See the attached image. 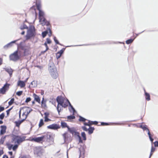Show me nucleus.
I'll use <instances>...</instances> for the list:
<instances>
[{
    "instance_id": "1",
    "label": "nucleus",
    "mask_w": 158,
    "mask_h": 158,
    "mask_svg": "<svg viewBox=\"0 0 158 158\" xmlns=\"http://www.w3.org/2000/svg\"><path fill=\"white\" fill-rule=\"evenodd\" d=\"M48 70L51 77L54 79H56L58 76V73L55 66L52 61H50L48 64Z\"/></svg>"
},
{
    "instance_id": "2",
    "label": "nucleus",
    "mask_w": 158,
    "mask_h": 158,
    "mask_svg": "<svg viewBox=\"0 0 158 158\" xmlns=\"http://www.w3.org/2000/svg\"><path fill=\"white\" fill-rule=\"evenodd\" d=\"M64 98L61 96H58L56 98V101L58 103L56 109L59 114L60 111L62 110V107L66 108L68 106L66 103H64Z\"/></svg>"
},
{
    "instance_id": "3",
    "label": "nucleus",
    "mask_w": 158,
    "mask_h": 158,
    "mask_svg": "<svg viewBox=\"0 0 158 158\" xmlns=\"http://www.w3.org/2000/svg\"><path fill=\"white\" fill-rule=\"evenodd\" d=\"M44 13L42 10H40L39 12V19L40 24L43 26L46 25L49 26L50 25V22L47 21L45 18Z\"/></svg>"
},
{
    "instance_id": "4",
    "label": "nucleus",
    "mask_w": 158,
    "mask_h": 158,
    "mask_svg": "<svg viewBox=\"0 0 158 158\" xmlns=\"http://www.w3.org/2000/svg\"><path fill=\"white\" fill-rule=\"evenodd\" d=\"M35 27L33 25H30L26 35V40H29L31 38L35 36Z\"/></svg>"
},
{
    "instance_id": "5",
    "label": "nucleus",
    "mask_w": 158,
    "mask_h": 158,
    "mask_svg": "<svg viewBox=\"0 0 158 158\" xmlns=\"http://www.w3.org/2000/svg\"><path fill=\"white\" fill-rule=\"evenodd\" d=\"M43 136L44 142L47 143L46 146H50L53 143L54 139L51 133H48L44 135Z\"/></svg>"
},
{
    "instance_id": "6",
    "label": "nucleus",
    "mask_w": 158,
    "mask_h": 158,
    "mask_svg": "<svg viewBox=\"0 0 158 158\" xmlns=\"http://www.w3.org/2000/svg\"><path fill=\"white\" fill-rule=\"evenodd\" d=\"M68 131L73 135L77 136L79 139V143H82L83 142L82 140L80 135L79 132L76 131V128L74 127L68 128Z\"/></svg>"
},
{
    "instance_id": "7",
    "label": "nucleus",
    "mask_w": 158,
    "mask_h": 158,
    "mask_svg": "<svg viewBox=\"0 0 158 158\" xmlns=\"http://www.w3.org/2000/svg\"><path fill=\"white\" fill-rule=\"evenodd\" d=\"M20 51L17 50L15 51L13 53L10 55L9 58L10 60L13 61H16L19 60L21 56Z\"/></svg>"
},
{
    "instance_id": "8",
    "label": "nucleus",
    "mask_w": 158,
    "mask_h": 158,
    "mask_svg": "<svg viewBox=\"0 0 158 158\" xmlns=\"http://www.w3.org/2000/svg\"><path fill=\"white\" fill-rule=\"evenodd\" d=\"M25 138V137H21L19 135H14L12 139V141H14L15 143H17L18 144H19L24 141Z\"/></svg>"
},
{
    "instance_id": "9",
    "label": "nucleus",
    "mask_w": 158,
    "mask_h": 158,
    "mask_svg": "<svg viewBox=\"0 0 158 158\" xmlns=\"http://www.w3.org/2000/svg\"><path fill=\"white\" fill-rule=\"evenodd\" d=\"M10 84L6 83L0 89V94H4L9 89Z\"/></svg>"
},
{
    "instance_id": "10",
    "label": "nucleus",
    "mask_w": 158,
    "mask_h": 158,
    "mask_svg": "<svg viewBox=\"0 0 158 158\" xmlns=\"http://www.w3.org/2000/svg\"><path fill=\"white\" fill-rule=\"evenodd\" d=\"M34 154L37 156L41 157L43 153V150L40 147H36L34 151Z\"/></svg>"
},
{
    "instance_id": "11",
    "label": "nucleus",
    "mask_w": 158,
    "mask_h": 158,
    "mask_svg": "<svg viewBox=\"0 0 158 158\" xmlns=\"http://www.w3.org/2000/svg\"><path fill=\"white\" fill-rule=\"evenodd\" d=\"M43 137V135L41 137L33 138L32 139V141H33L37 143H40L42 141L44 142Z\"/></svg>"
},
{
    "instance_id": "12",
    "label": "nucleus",
    "mask_w": 158,
    "mask_h": 158,
    "mask_svg": "<svg viewBox=\"0 0 158 158\" xmlns=\"http://www.w3.org/2000/svg\"><path fill=\"white\" fill-rule=\"evenodd\" d=\"M47 128L51 129L57 130L60 128V127L56 124H53L48 126Z\"/></svg>"
},
{
    "instance_id": "13",
    "label": "nucleus",
    "mask_w": 158,
    "mask_h": 158,
    "mask_svg": "<svg viewBox=\"0 0 158 158\" xmlns=\"http://www.w3.org/2000/svg\"><path fill=\"white\" fill-rule=\"evenodd\" d=\"M19 40V39H18L17 40H14L13 41H12L10 42V43L7 44L5 45L3 47V48L4 49H7L8 48L11 47L12 46L13 44L15 43H16V42L17 41H18Z\"/></svg>"
},
{
    "instance_id": "14",
    "label": "nucleus",
    "mask_w": 158,
    "mask_h": 158,
    "mask_svg": "<svg viewBox=\"0 0 158 158\" xmlns=\"http://www.w3.org/2000/svg\"><path fill=\"white\" fill-rule=\"evenodd\" d=\"M111 124H114L115 125H122L124 124V123H110ZM110 125V123L102 122L101 123V125L102 126H107Z\"/></svg>"
},
{
    "instance_id": "15",
    "label": "nucleus",
    "mask_w": 158,
    "mask_h": 158,
    "mask_svg": "<svg viewBox=\"0 0 158 158\" xmlns=\"http://www.w3.org/2000/svg\"><path fill=\"white\" fill-rule=\"evenodd\" d=\"M80 152V157H81L82 158H84L85 151V148L83 147H81L79 149Z\"/></svg>"
},
{
    "instance_id": "16",
    "label": "nucleus",
    "mask_w": 158,
    "mask_h": 158,
    "mask_svg": "<svg viewBox=\"0 0 158 158\" xmlns=\"http://www.w3.org/2000/svg\"><path fill=\"white\" fill-rule=\"evenodd\" d=\"M1 129L0 131L1 135H3L6 132V127L4 125H2L0 127Z\"/></svg>"
},
{
    "instance_id": "17",
    "label": "nucleus",
    "mask_w": 158,
    "mask_h": 158,
    "mask_svg": "<svg viewBox=\"0 0 158 158\" xmlns=\"http://www.w3.org/2000/svg\"><path fill=\"white\" fill-rule=\"evenodd\" d=\"M4 69L9 74L10 76L11 77L13 72V70L12 69L10 68H4Z\"/></svg>"
},
{
    "instance_id": "18",
    "label": "nucleus",
    "mask_w": 158,
    "mask_h": 158,
    "mask_svg": "<svg viewBox=\"0 0 158 158\" xmlns=\"http://www.w3.org/2000/svg\"><path fill=\"white\" fill-rule=\"evenodd\" d=\"M25 120L24 118L21 120H19L18 121H16L15 122V126L17 127H19L20 124Z\"/></svg>"
},
{
    "instance_id": "19",
    "label": "nucleus",
    "mask_w": 158,
    "mask_h": 158,
    "mask_svg": "<svg viewBox=\"0 0 158 158\" xmlns=\"http://www.w3.org/2000/svg\"><path fill=\"white\" fill-rule=\"evenodd\" d=\"M25 81L21 80H19L18 82L17 85L20 86L21 88H23L25 86Z\"/></svg>"
},
{
    "instance_id": "20",
    "label": "nucleus",
    "mask_w": 158,
    "mask_h": 158,
    "mask_svg": "<svg viewBox=\"0 0 158 158\" xmlns=\"http://www.w3.org/2000/svg\"><path fill=\"white\" fill-rule=\"evenodd\" d=\"M27 110H26V114L25 115V117L24 118L25 119L27 118L29 114L32 110V109L30 108L29 107H26Z\"/></svg>"
},
{
    "instance_id": "21",
    "label": "nucleus",
    "mask_w": 158,
    "mask_h": 158,
    "mask_svg": "<svg viewBox=\"0 0 158 158\" xmlns=\"http://www.w3.org/2000/svg\"><path fill=\"white\" fill-rule=\"evenodd\" d=\"M33 96L35 98L34 100H35L39 103H40V97L35 94H33Z\"/></svg>"
},
{
    "instance_id": "22",
    "label": "nucleus",
    "mask_w": 158,
    "mask_h": 158,
    "mask_svg": "<svg viewBox=\"0 0 158 158\" xmlns=\"http://www.w3.org/2000/svg\"><path fill=\"white\" fill-rule=\"evenodd\" d=\"M144 91L146 99L148 101H150V96L149 94L146 92L145 89H144Z\"/></svg>"
},
{
    "instance_id": "23",
    "label": "nucleus",
    "mask_w": 158,
    "mask_h": 158,
    "mask_svg": "<svg viewBox=\"0 0 158 158\" xmlns=\"http://www.w3.org/2000/svg\"><path fill=\"white\" fill-rule=\"evenodd\" d=\"M61 126L62 128H65L67 127L68 129V128L69 127V126L67 125L66 123L63 122H61Z\"/></svg>"
},
{
    "instance_id": "24",
    "label": "nucleus",
    "mask_w": 158,
    "mask_h": 158,
    "mask_svg": "<svg viewBox=\"0 0 158 158\" xmlns=\"http://www.w3.org/2000/svg\"><path fill=\"white\" fill-rule=\"evenodd\" d=\"M22 50L23 51V56H25L28 55V49L26 48L25 47L22 49Z\"/></svg>"
},
{
    "instance_id": "25",
    "label": "nucleus",
    "mask_w": 158,
    "mask_h": 158,
    "mask_svg": "<svg viewBox=\"0 0 158 158\" xmlns=\"http://www.w3.org/2000/svg\"><path fill=\"white\" fill-rule=\"evenodd\" d=\"M94 129H95L94 127H89L88 128V134L89 135H90L93 133Z\"/></svg>"
},
{
    "instance_id": "26",
    "label": "nucleus",
    "mask_w": 158,
    "mask_h": 158,
    "mask_svg": "<svg viewBox=\"0 0 158 158\" xmlns=\"http://www.w3.org/2000/svg\"><path fill=\"white\" fill-rule=\"evenodd\" d=\"M146 125H141L139 127L142 129L143 131H148V132L149 131V129L147 128Z\"/></svg>"
},
{
    "instance_id": "27",
    "label": "nucleus",
    "mask_w": 158,
    "mask_h": 158,
    "mask_svg": "<svg viewBox=\"0 0 158 158\" xmlns=\"http://www.w3.org/2000/svg\"><path fill=\"white\" fill-rule=\"evenodd\" d=\"M88 120V123H89V127L93 124L96 125L98 123V122L97 121H91L89 120Z\"/></svg>"
},
{
    "instance_id": "28",
    "label": "nucleus",
    "mask_w": 158,
    "mask_h": 158,
    "mask_svg": "<svg viewBox=\"0 0 158 158\" xmlns=\"http://www.w3.org/2000/svg\"><path fill=\"white\" fill-rule=\"evenodd\" d=\"M20 29L23 30L24 29H28V27L24 23H23V25H21L20 27Z\"/></svg>"
},
{
    "instance_id": "29",
    "label": "nucleus",
    "mask_w": 158,
    "mask_h": 158,
    "mask_svg": "<svg viewBox=\"0 0 158 158\" xmlns=\"http://www.w3.org/2000/svg\"><path fill=\"white\" fill-rule=\"evenodd\" d=\"M47 26V30L48 31V33L49 32L48 35L50 37L52 35V31L50 29V27H51V26L50 24L49 26Z\"/></svg>"
},
{
    "instance_id": "30",
    "label": "nucleus",
    "mask_w": 158,
    "mask_h": 158,
    "mask_svg": "<svg viewBox=\"0 0 158 158\" xmlns=\"http://www.w3.org/2000/svg\"><path fill=\"white\" fill-rule=\"evenodd\" d=\"M48 34V31L47 30V27L46 31L42 32V37L43 38H44Z\"/></svg>"
},
{
    "instance_id": "31",
    "label": "nucleus",
    "mask_w": 158,
    "mask_h": 158,
    "mask_svg": "<svg viewBox=\"0 0 158 158\" xmlns=\"http://www.w3.org/2000/svg\"><path fill=\"white\" fill-rule=\"evenodd\" d=\"M46 101L44 100V98H42V100L41 101V106L42 107H46L47 106L46 104Z\"/></svg>"
},
{
    "instance_id": "32",
    "label": "nucleus",
    "mask_w": 158,
    "mask_h": 158,
    "mask_svg": "<svg viewBox=\"0 0 158 158\" xmlns=\"http://www.w3.org/2000/svg\"><path fill=\"white\" fill-rule=\"evenodd\" d=\"M6 135H5L4 136L2 137L0 139V145L4 143L5 140L6 139Z\"/></svg>"
},
{
    "instance_id": "33",
    "label": "nucleus",
    "mask_w": 158,
    "mask_h": 158,
    "mask_svg": "<svg viewBox=\"0 0 158 158\" xmlns=\"http://www.w3.org/2000/svg\"><path fill=\"white\" fill-rule=\"evenodd\" d=\"M135 38H136V37H135V38L133 39H129L127 40H126V43L127 44H128L131 43L133 42L134 39Z\"/></svg>"
},
{
    "instance_id": "34",
    "label": "nucleus",
    "mask_w": 158,
    "mask_h": 158,
    "mask_svg": "<svg viewBox=\"0 0 158 158\" xmlns=\"http://www.w3.org/2000/svg\"><path fill=\"white\" fill-rule=\"evenodd\" d=\"M79 120L80 122H85L86 120H87L86 119L81 116H79Z\"/></svg>"
},
{
    "instance_id": "35",
    "label": "nucleus",
    "mask_w": 158,
    "mask_h": 158,
    "mask_svg": "<svg viewBox=\"0 0 158 158\" xmlns=\"http://www.w3.org/2000/svg\"><path fill=\"white\" fill-rule=\"evenodd\" d=\"M53 40L56 44H59L61 46H63V45H62L61 44L59 43V41L56 39V37L55 36H54L53 37Z\"/></svg>"
},
{
    "instance_id": "36",
    "label": "nucleus",
    "mask_w": 158,
    "mask_h": 158,
    "mask_svg": "<svg viewBox=\"0 0 158 158\" xmlns=\"http://www.w3.org/2000/svg\"><path fill=\"white\" fill-rule=\"evenodd\" d=\"M81 136L83 138V139L84 140H86V136L85 133V132H83L81 133Z\"/></svg>"
},
{
    "instance_id": "37",
    "label": "nucleus",
    "mask_w": 158,
    "mask_h": 158,
    "mask_svg": "<svg viewBox=\"0 0 158 158\" xmlns=\"http://www.w3.org/2000/svg\"><path fill=\"white\" fill-rule=\"evenodd\" d=\"M65 49V48H63L61 49V50H60L58 52H57V54H59L60 55H61L63 54L64 53V51Z\"/></svg>"
},
{
    "instance_id": "38",
    "label": "nucleus",
    "mask_w": 158,
    "mask_h": 158,
    "mask_svg": "<svg viewBox=\"0 0 158 158\" xmlns=\"http://www.w3.org/2000/svg\"><path fill=\"white\" fill-rule=\"evenodd\" d=\"M67 118L69 120L73 119L75 118V117L74 115L73 114V115L68 116L67 117Z\"/></svg>"
},
{
    "instance_id": "39",
    "label": "nucleus",
    "mask_w": 158,
    "mask_h": 158,
    "mask_svg": "<svg viewBox=\"0 0 158 158\" xmlns=\"http://www.w3.org/2000/svg\"><path fill=\"white\" fill-rule=\"evenodd\" d=\"M23 42H21L18 45V48L21 49H22L24 48V47L22 45Z\"/></svg>"
},
{
    "instance_id": "40",
    "label": "nucleus",
    "mask_w": 158,
    "mask_h": 158,
    "mask_svg": "<svg viewBox=\"0 0 158 158\" xmlns=\"http://www.w3.org/2000/svg\"><path fill=\"white\" fill-rule=\"evenodd\" d=\"M18 147V144H15L14 145H13L12 147V150L14 151H15Z\"/></svg>"
},
{
    "instance_id": "41",
    "label": "nucleus",
    "mask_w": 158,
    "mask_h": 158,
    "mask_svg": "<svg viewBox=\"0 0 158 158\" xmlns=\"http://www.w3.org/2000/svg\"><path fill=\"white\" fill-rule=\"evenodd\" d=\"M14 100L15 99L14 98H11L10 100L8 102L9 105V106H11V105H12L14 102Z\"/></svg>"
},
{
    "instance_id": "42",
    "label": "nucleus",
    "mask_w": 158,
    "mask_h": 158,
    "mask_svg": "<svg viewBox=\"0 0 158 158\" xmlns=\"http://www.w3.org/2000/svg\"><path fill=\"white\" fill-rule=\"evenodd\" d=\"M6 145L7 146L8 149L9 150H11L12 149L13 144H10L9 143H7Z\"/></svg>"
},
{
    "instance_id": "43",
    "label": "nucleus",
    "mask_w": 158,
    "mask_h": 158,
    "mask_svg": "<svg viewBox=\"0 0 158 158\" xmlns=\"http://www.w3.org/2000/svg\"><path fill=\"white\" fill-rule=\"evenodd\" d=\"M69 106H70L71 107V110L73 111V115H74V113L75 112H76L75 110V109L73 107V106L71 105V104H70V105Z\"/></svg>"
},
{
    "instance_id": "44",
    "label": "nucleus",
    "mask_w": 158,
    "mask_h": 158,
    "mask_svg": "<svg viewBox=\"0 0 158 158\" xmlns=\"http://www.w3.org/2000/svg\"><path fill=\"white\" fill-rule=\"evenodd\" d=\"M30 85H32V87H35L37 86L36 82L34 81H32Z\"/></svg>"
},
{
    "instance_id": "45",
    "label": "nucleus",
    "mask_w": 158,
    "mask_h": 158,
    "mask_svg": "<svg viewBox=\"0 0 158 158\" xmlns=\"http://www.w3.org/2000/svg\"><path fill=\"white\" fill-rule=\"evenodd\" d=\"M44 124V120L43 119H41L40 120V122L39 123V127H41Z\"/></svg>"
},
{
    "instance_id": "46",
    "label": "nucleus",
    "mask_w": 158,
    "mask_h": 158,
    "mask_svg": "<svg viewBox=\"0 0 158 158\" xmlns=\"http://www.w3.org/2000/svg\"><path fill=\"white\" fill-rule=\"evenodd\" d=\"M36 8L39 11L40 10H41L40 9L41 8V5L40 4L36 3Z\"/></svg>"
},
{
    "instance_id": "47",
    "label": "nucleus",
    "mask_w": 158,
    "mask_h": 158,
    "mask_svg": "<svg viewBox=\"0 0 158 158\" xmlns=\"http://www.w3.org/2000/svg\"><path fill=\"white\" fill-rule=\"evenodd\" d=\"M13 106L10 108L9 109L6 111L7 116H8L10 114V111L12 109Z\"/></svg>"
},
{
    "instance_id": "48",
    "label": "nucleus",
    "mask_w": 158,
    "mask_h": 158,
    "mask_svg": "<svg viewBox=\"0 0 158 158\" xmlns=\"http://www.w3.org/2000/svg\"><path fill=\"white\" fill-rule=\"evenodd\" d=\"M23 91H18L16 92V94L18 96H21L23 94Z\"/></svg>"
},
{
    "instance_id": "49",
    "label": "nucleus",
    "mask_w": 158,
    "mask_h": 158,
    "mask_svg": "<svg viewBox=\"0 0 158 158\" xmlns=\"http://www.w3.org/2000/svg\"><path fill=\"white\" fill-rule=\"evenodd\" d=\"M5 116V114L4 113H3L0 115V119L2 120L3 119Z\"/></svg>"
},
{
    "instance_id": "50",
    "label": "nucleus",
    "mask_w": 158,
    "mask_h": 158,
    "mask_svg": "<svg viewBox=\"0 0 158 158\" xmlns=\"http://www.w3.org/2000/svg\"><path fill=\"white\" fill-rule=\"evenodd\" d=\"M31 100V98L30 97H28L27 98L26 100H25V102L27 103L29 102H30Z\"/></svg>"
},
{
    "instance_id": "51",
    "label": "nucleus",
    "mask_w": 158,
    "mask_h": 158,
    "mask_svg": "<svg viewBox=\"0 0 158 158\" xmlns=\"http://www.w3.org/2000/svg\"><path fill=\"white\" fill-rule=\"evenodd\" d=\"M20 158H31V156L28 155H26L23 156L21 157Z\"/></svg>"
},
{
    "instance_id": "52",
    "label": "nucleus",
    "mask_w": 158,
    "mask_h": 158,
    "mask_svg": "<svg viewBox=\"0 0 158 158\" xmlns=\"http://www.w3.org/2000/svg\"><path fill=\"white\" fill-rule=\"evenodd\" d=\"M46 42L47 44H50L51 43V41L49 39L47 38L46 39Z\"/></svg>"
},
{
    "instance_id": "53",
    "label": "nucleus",
    "mask_w": 158,
    "mask_h": 158,
    "mask_svg": "<svg viewBox=\"0 0 158 158\" xmlns=\"http://www.w3.org/2000/svg\"><path fill=\"white\" fill-rule=\"evenodd\" d=\"M88 44H83V45H71V46H66V47H73V46H81L83 45H88Z\"/></svg>"
},
{
    "instance_id": "54",
    "label": "nucleus",
    "mask_w": 158,
    "mask_h": 158,
    "mask_svg": "<svg viewBox=\"0 0 158 158\" xmlns=\"http://www.w3.org/2000/svg\"><path fill=\"white\" fill-rule=\"evenodd\" d=\"M82 129L84 131H88V129H87L85 126H82Z\"/></svg>"
},
{
    "instance_id": "55",
    "label": "nucleus",
    "mask_w": 158,
    "mask_h": 158,
    "mask_svg": "<svg viewBox=\"0 0 158 158\" xmlns=\"http://www.w3.org/2000/svg\"><path fill=\"white\" fill-rule=\"evenodd\" d=\"M51 120L50 119L48 118V117L44 118V121L45 122H48L49 121H50Z\"/></svg>"
},
{
    "instance_id": "56",
    "label": "nucleus",
    "mask_w": 158,
    "mask_h": 158,
    "mask_svg": "<svg viewBox=\"0 0 158 158\" xmlns=\"http://www.w3.org/2000/svg\"><path fill=\"white\" fill-rule=\"evenodd\" d=\"M44 45L45 46L46 48V50H48L49 49V48L47 44V43H46V42H45V43L44 44Z\"/></svg>"
},
{
    "instance_id": "57",
    "label": "nucleus",
    "mask_w": 158,
    "mask_h": 158,
    "mask_svg": "<svg viewBox=\"0 0 158 158\" xmlns=\"http://www.w3.org/2000/svg\"><path fill=\"white\" fill-rule=\"evenodd\" d=\"M154 145L155 147H158V141H156L154 142Z\"/></svg>"
},
{
    "instance_id": "58",
    "label": "nucleus",
    "mask_w": 158,
    "mask_h": 158,
    "mask_svg": "<svg viewBox=\"0 0 158 158\" xmlns=\"http://www.w3.org/2000/svg\"><path fill=\"white\" fill-rule=\"evenodd\" d=\"M5 109V108L4 107L0 106V113L3 111Z\"/></svg>"
},
{
    "instance_id": "59",
    "label": "nucleus",
    "mask_w": 158,
    "mask_h": 158,
    "mask_svg": "<svg viewBox=\"0 0 158 158\" xmlns=\"http://www.w3.org/2000/svg\"><path fill=\"white\" fill-rule=\"evenodd\" d=\"M67 133L65 132L63 135V136L64 137V140L65 142V141L66 136L67 135Z\"/></svg>"
},
{
    "instance_id": "60",
    "label": "nucleus",
    "mask_w": 158,
    "mask_h": 158,
    "mask_svg": "<svg viewBox=\"0 0 158 158\" xmlns=\"http://www.w3.org/2000/svg\"><path fill=\"white\" fill-rule=\"evenodd\" d=\"M44 115H45L44 118H46L48 117L49 115V113L48 112H45L44 113Z\"/></svg>"
},
{
    "instance_id": "61",
    "label": "nucleus",
    "mask_w": 158,
    "mask_h": 158,
    "mask_svg": "<svg viewBox=\"0 0 158 158\" xmlns=\"http://www.w3.org/2000/svg\"><path fill=\"white\" fill-rule=\"evenodd\" d=\"M148 136L149 139L152 138V135L151 134L149 131H148Z\"/></svg>"
},
{
    "instance_id": "62",
    "label": "nucleus",
    "mask_w": 158,
    "mask_h": 158,
    "mask_svg": "<svg viewBox=\"0 0 158 158\" xmlns=\"http://www.w3.org/2000/svg\"><path fill=\"white\" fill-rule=\"evenodd\" d=\"M155 148H154L152 146V147L151 149V152H154L155 151Z\"/></svg>"
},
{
    "instance_id": "63",
    "label": "nucleus",
    "mask_w": 158,
    "mask_h": 158,
    "mask_svg": "<svg viewBox=\"0 0 158 158\" xmlns=\"http://www.w3.org/2000/svg\"><path fill=\"white\" fill-rule=\"evenodd\" d=\"M58 54H56V58L57 59H58L59 58L60 56H61V55H60V54H59V55H58Z\"/></svg>"
},
{
    "instance_id": "64",
    "label": "nucleus",
    "mask_w": 158,
    "mask_h": 158,
    "mask_svg": "<svg viewBox=\"0 0 158 158\" xmlns=\"http://www.w3.org/2000/svg\"><path fill=\"white\" fill-rule=\"evenodd\" d=\"M84 125L85 126H89V123H86V122H85L84 123Z\"/></svg>"
}]
</instances>
